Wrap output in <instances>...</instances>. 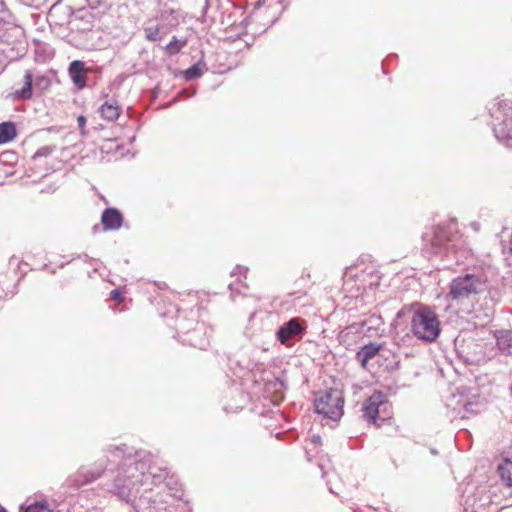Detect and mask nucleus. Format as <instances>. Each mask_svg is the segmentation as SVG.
I'll use <instances>...</instances> for the list:
<instances>
[{
    "instance_id": "1",
    "label": "nucleus",
    "mask_w": 512,
    "mask_h": 512,
    "mask_svg": "<svg viewBox=\"0 0 512 512\" xmlns=\"http://www.w3.org/2000/svg\"><path fill=\"white\" fill-rule=\"evenodd\" d=\"M106 451L112 461H121L110 492L130 503L136 512H178L180 501L172 492V479L167 481V471L152 464L150 453L132 455L125 444L110 445Z\"/></svg>"
},
{
    "instance_id": "2",
    "label": "nucleus",
    "mask_w": 512,
    "mask_h": 512,
    "mask_svg": "<svg viewBox=\"0 0 512 512\" xmlns=\"http://www.w3.org/2000/svg\"><path fill=\"white\" fill-rule=\"evenodd\" d=\"M410 333H406L401 336L400 333H396L394 339H401L405 342L406 339H416L425 342L432 343L440 335L441 325L438 315L429 307L425 305H418L410 316Z\"/></svg>"
},
{
    "instance_id": "3",
    "label": "nucleus",
    "mask_w": 512,
    "mask_h": 512,
    "mask_svg": "<svg viewBox=\"0 0 512 512\" xmlns=\"http://www.w3.org/2000/svg\"><path fill=\"white\" fill-rule=\"evenodd\" d=\"M486 288L487 281L485 278L475 274H465L451 281L448 296L452 300L462 303L483 293Z\"/></svg>"
},
{
    "instance_id": "4",
    "label": "nucleus",
    "mask_w": 512,
    "mask_h": 512,
    "mask_svg": "<svg viewBox=\"0 0 512 512\" xmlns=\"http://www.w3.org/2000/svg\"><path fill=\"white\" fill-rule=\"evenodd\" d=\"M315 410L325 418L337 421L343 415L344 399L337 389H330L315 399Z\"/></svg>"
},
{
    "instance_id": "5",
    "label": "nucleus",
    "mask_w": 512,
    "mask_h": 512,
    "mask_svg": "<svg viewBox=\"0 0 512 512\" xmlns=\"http://www.w3.org/2000/svg\"><path fill=\"white\" fill-rule=\"evenodd\" d=\"M466 504L471 507L473 512H498V496L487 487H479L475 493L468 497Z\"/></svg>"
},
{
    "instance_id": "6",
    "label": "nucleus",
    "mask_w": 512,
    "mask_h": 512,
    "mask_svg": "<svg viewBox=\"0 0 512 512\" xmlns=\"http://www.w3.org/2000/svg\"><path fill=\"white\" fill-rule=\"evenodd\" d=\"M99 461L94 466H81L74 475L67 478L66 484L78 489L99 479L107 468V465H104V460Z\"/></svg>"
},
{
    "instance_id": "7",
    "label": "nucleus",
    "mask_w": 512,
    "mask_h": 512,
    "mask_svg": "<svg viewBox=\"0 0 512 512\" xmlns=\"http://www.w3.org/2000/svg\"><path fill=\"white\" fill-rule=\"evenodd\" d=\"M307 328L305 320L294 317L283 323L276 332V337L281 344L289 345L291 339L302 337Z\"/></svg>"
},
{
    "instance_id": "8",
    "label": "nucleus",
    "mask_w": 512,
    "mask_h": 512,
    "mask_svg": "<svg viewBox=\"0 0 512 512\" xmlns=\"http://www.w3.org/2000/svg\"><path fill=\"white\" fill-rule=\"evenodd\" d=\"M387 406L386 395L380 391L374 392L363 404L364 416L374 423L381 417V408Z\"/></svg>"
},
{
    "instance_id": "9",
    "label": "nucleus",
    "mask_w": 512,
    "mask_h": 512,
    "mask_svg": "<svg viewBox=\"0 0 512 512\" xmlns=\"http://www.w3.org/2000/svg\"><path fill=\"white\" fill-rule=\"evenodd\" d=\"M512 109H508L504 112V118L494 124V133L496 138L508 144L509 140H512Z\"/></svg>"
},
{
    "instance_id": "10",
    "label": "nucleus",
    "mask_w": 512,
    "mask_h": 512,
    "mask_svg": "<svg viewBox=\"0 0 512 512\" xmlns=\"http://www.w3.org/2000/svg\"><path fill=\"white\" fill-rule=\"evenodd\" d=\"M105 230H118L123 222L121 213L115 208H106L101 216Z\"/></svg>"
},
{
    "instance_id": "11",
    "label": "nucleus",
    "mask_w": 512,
    "mask_h": 512,
    "mask_svg": "<svg viewBox=\"0 0 512 512\" xmlns=\"http://www.w3.org/2000/svg\"><path fill=\"white\" fill-rule=\"evenodd\" d=\"M85 65L80 60H74L70 63L68 68L69 76L74 85L83 89L86 86Z\"/></svg>"
},
{
    "instance_id": "12",
    "label": "nucleus",
    "mask_w": 512,
    "mask_h": 512,
    "mask_svg": "<svg viewBox=\"0 0 512 512\" xmlns=\"http://www.w3.org/2000/svg\"><path fill=\"white\" fill-rule=\"evenodd\" d=\"M494 336L499 350L512 355V330H497Z\"/></svg>"
},
{
    "instance_id": "13",
    "label": "nucleus",
    "mask_w": 512,
    "mask_h": 512,
    "mask_svg": "<svg viewBox=\"0 0 512 512\" xmlns=\"http://www.w3.org/2000/svg\"><path fill=\"white\" fill-rule=\"evenodd\" d=\"M99 112L107 121H115L120 115V107L118 102L114 99L105 101L99 108Z\"/></svg>"
},
{
    "instance_id": "14",
    "label": "nucleus",
    "mask_w": 512,
    "mask_h": 512,
    "mask_svg": "<svg viewBox=\"0 0 512 512\" xmlns=\"http://www.w3.org/2000/svg\"><path fill=\"white\" fill-rule=\"evenodd\" d=\"M185 333L189 334V342L195 347L204 349L208 344V338L205 336L204 326L202 324L197 323L192 331L187 330Z\"/></svg>"
},
{
    "instance_id": "15",
    "label": "nucleus",
    "mask_w": 512,
    "mask_h": 512,
    "mask_svg": "<svg viewBox=\"0 0 512 512\" xmlns=\"http://www.w3.org/2000/svg\"><path fill=\"white\" fill-rule=\"evenodd\" d=\"M380 349L381 345L370 342L369 344L364 345L357 352V360L360 362L362 367H366L368 361L374 358L378 354Z\"/></svg>"
},
{
    "instance_id": "16",
    "label": "nucleus",
    "mask_w": 512,
    "mask_h": 512,
    "mask_svg": "<svg viewBox=\"0 0 512 512\" xmlns=\"http://www.w3.org/2000/svg\"><path fill=\"white\" fill-rule=\"evenodd\" d=\"M33 85V72L26 70L24 74V83L20 89L15 90L14 96L17 99L28 100L32 97Z\"/></svg>"
},
{
    "instance_id": "17",
    "label": "nucleus",
    "mask_w": 512,
    "mask_h": 512,
    "mask_svg": "<svg viewBox=\"0 0 512 512\" xmlns=\"http://www.w3.org/2000/svg\"><path fill=\"white\" fill-rule=\"evenodd\" d=\"M498 472L502 481L509 487H512V456L506 458L498 466Z\"/></svg>"
},
{
    "instance_id": "18",
    "label": "nucleus",
    "mask_w": 512,
    "mask_h": 512,
    "mask_svg": "<svg viewBox=\"0 0 512 512\" xmlns=\"http://www.w3.org/2000/svg\"><path fill=\"white\" fill-rule=\"evenodd\" d=\"M17 135L13 122L0 123V144L12 141Z\"/></svg>"
},
{
    "instance_id": "19",
    "label": "nucleus",
    "mask_w": 512,
    "mask_h": 512,
    "mask_svg": "<svg viewBox=\"0 0 512 512\" xmlns=\"http://www.w3.org/2000/svg\"><path fill=\"white\" fill-rule=\"evenodd\" d=\"M21 512H53V510L49 507L47 501H35L31 504H28L26 507L22 505L20 507Z\"/></svg>"
},
{
    "instance_id": "20",
    "label": "nucleus",
    "mask_w": 512,
    "mask_h": 512,
    "mask_svg": "<svg viewBox=\"0 0 512 512\" xmlns=\"http://www.w3.org/2000/svg\"><path fill=\"white\" fill-rule=\"evenodd\" d=\"M33 85L35 90L42 92L50 87L51 80L44 74L33 73Z\"/></svg>"
},
{
    "instance_id": "21",
    "label": "nucleus",
    "mask_w": 512,
    "mask_h": 512,
    "mask_svg": "<svg viewBox=\"0 0 512 512\" xmlns=\"http://www.w3.org/2000/svg\"><path fill=\"white\" fill-rule=\"evenodd\" d=\"M363 327H366V332L370 330L378 331L383 325V320L380 315L372 314L362 323Z\"/></svg>"
},
{
    "instance_id": "22",
    "label": "nucleus",
    "mask_w": 512,
    "mask_h": 512,
    "mask_svg": "<svg viewBox=\"0 0 512 512\" xmlns=\"http://www.w3.org/2000/svg\"><path fill=\"white\" fill-rule=\"evenodd\" d=\"M145 37L149 41L162 39V33L158 25H149L144 28Z\"/></svg>"
},
{
    "instance_id": "23",
    "label": "nucleus",
    "mask_w": 512,
    "mask_h": 512,
    "mask_svg": "<svg viewBox=\"0 0 512 512\" xmlns=\"http://www.w3.org/2000/svg\"><path fill=\"white\" fill-rule=\"evenodd\" d=\"M186 45V40H179L176 37L166 45L165 50L169 55L177 54Z\"/></svg>"
},
{
    "instance_id": "24",
    "label": "nucleus",
    "mask_w": 512,
    "mask_h": 512,
    "mask_svg": "<svg viewBox=\"0 0 512 512\" xmlns=\"http://www.w3.org/2000/svg\"><path fill=\"white\" fill-rule=\"evenodd\" d=\"M431 245L433 248V253L435 255H442L444 252L448 250V244L442 247V239L440 236L435 235L431 241Z\"/></svg>"
},
{
    "instance_id": "25",
    "label": "nucleus",
    "mask_w": 512,
    "mask_h": 512,
    "mask_svg": "<svg viewBox=\"0 0 512 512\" xmlns=\"http://www.w3.org/2000/svg\"><path fill=\"white\" fill-rule=\"evenodd\" d=\"M480 403L479 402H472L467 401L463 403L464 413L461 415V418H466V413H478L480 411L479 409Z\"/></svg>"
},
{
    "instance_id": "26",
    "label": "nucleus",
    "mask_w": 512,
    "mask_h": 512,
    "mask_svg": "<svg viewBox=\"0 0 512 512\" xmlns=\"http://www.w3.org/2000/svg\"><path fill=\"white\" fill-rule=\"evenodd\" d=\"M203 71L199 65H193L185 71V78L192 80L202 75Z\"/></svg>"
},
{
    "instance_id": "27",
    "label": "nucleus",
    "mask_w": 512,
    "mask_h": 512,
    "mask_svg": "<svg viewBox=\"0 0 512 512\" xmlns=\"http://www.w3.org/2000/svg\"><path fill=\"white\" fill-rule=\"evenodd\" d=\"M53 151V148L50 146H44L39 148L36 153L34 154V157H47L49 156Z\"/></svg>"
},
{
    "instance_id": "28",
    "label": "nucleus",
    "mask_w": 512,
    "mask_h": 512,
    "mask_svg": "<svg viewBox=\"0 0 512 512\" xmlns=\"http://www.w3.org/2000/svg\"><path fill=\"white\" fill-rule=\"evenodd\" d=\"M274 386L276 387L275 388V392L277 394V397L278 398H283V394H282V391L284 390L285 388V384L283 381L277 379L274 383Z\"/></svg>"
},
{
    "instance_id": "29",
    "label": "nucleus",
    "mask_w": 512,
    "mask_h": 512,
    "mask_svg": "<svg viewBox=\"0 0 512 512\" xmlns=\"http://www.w3.org/2000/svg\"><path fill=\"white\" fill-rule=\"evenodd\" d=\"M77 123H78V127L80 129V134L82 136H84L86 134V131H85L86 118L83 115L78 116Z\"/></svg>"
},
{
    "instance_id": "30",
    "label": "nucleus",
    "mask_w": 512,
    "mask_h": 512,
    "mask_svg": "<svg viewBox=\"0 0 512 512\" xmlns=\"http://www.w3.org/2000/svg\"><path fill=\"white\" fill-rule=\"evenodd\" d=\"M390 417V405L387 402V406L385 408H381V417H377V420L385 421Z\"/></svg>"
},
{
    "instance_id": "31",
    "label": "nucleus",
    "mask_w": 512,
    "mask_h": 512,
    "mask_svg": "<svg viewBox=\"0 0 512 512\" xmlns=\"http://www.w3.org/2000/svg\"><path fill=\"white\" fill-rule=\"evenodd\" d=\"M247 272H248V268L247 267L237 266L234 269V271L232 272V275L243 276L244 278H246Z\"/></svg>"
},
{
    "instance_id": "32",
    "label": "nucleus",
    "mask_w": 512,
    "mask_h": 512,
    "mask_svg": "<svg viewBox=\"0 0 512 512\" xmlns=\"http://www.w3.org/2000/svg\"><path fill=\"white\" fill-rule=\"evenodd\" d=\"M111 299L121 302L123 300L122 292L120 289H114L110 293Z\"/></svg>"
},
{
    "instance_id": "33",
    "label": "nucleus",
    "mask_w": 512,
    "mask_h": 512,
    "mask_svg": "<svg viewBox=\"0 0 512 512\" xmlns=\"http://www.w3.org/2000/svg\"><path fill=\"white\" fill-rule=\"evenodd\" d=\"M240 286L243 287V288H247V286L244 283H242L239 279H238L237 283H230L229 284V288H230L231 291L237 290L238 292H241Z\"/></svg>"
},
{
    "instance_id": "34",
    "label": "nucleus",
    "mask_w": 512,
    "mask_h": 512,
    "mask_svg": "<svg viewBox=\"0 0 512 512\" xmlns=\"http://www.w3.org/2000/svg\"><path fill=\"white\" fill-rule=\"evenodd\" d=\"M178 327H179V329H180L182 332H184V330L186 329V325H185L183 322H180V323L178 324Z\"/></svg>"
},
{
    "instance_id": "35",
    "label": "nucleus",
    "mask_w": 512,
    "mask_h": 512,
    "mask_svg": "<svg viewBox=\"0 0 512 512\" xmlns=\"http://www.w3.org/2000/svg\"><path fill=\"white\" fill-rule=\"evenodd\" d=\"M320 440H321L320 436H313V438H312V441L315 443H320Z\"/></svg>"
},
{
    "instance_id": "36",
    "label": "nucleus",
    "mask_w": 512,
    "mask_h": 512,
    "mask_svg": "<svg viewBox=\"0 0 512 512\" xmlns=\"http://www.w3.org/2000/svg\"><path fill=\"white\" fill-rule=\"evenodd\" d=\"M4 9V3L3 0H0V12Z\"/></svg>"
},
{
    "instance_id": "37",
    "label": "nucleus",
    "mask_w": 512,
    "mask_h": 512,
    "mask_svg": "<svg viewBox=\"0 0 512 512\" xmlns=\"http://www.w3.org/2000/svg\"><path fill=\"white\" fill-rule=\"evenodd\" d=\"M262 4H263V1H262V0H259V1H258V7H259L260 5H262Z\"/></svg>"
},
{
    "instance_id": "38",
    "label": "nucleus",
    "mask_w": 512,
    "mask_h": 512,
    "mask_svg": "<svg viewBox=\"0 0 512 512\" xmlns=\"http://www.w3.org/2000/svg\"><path fill=\"white\" fill-rule=\"evenodd\" d=\"M0 512H6V511H5V510H2V511H0Z\"/></svg>"
}]
</instances>
